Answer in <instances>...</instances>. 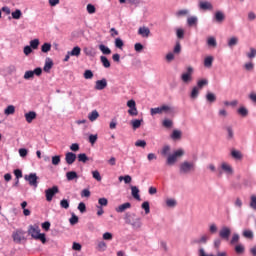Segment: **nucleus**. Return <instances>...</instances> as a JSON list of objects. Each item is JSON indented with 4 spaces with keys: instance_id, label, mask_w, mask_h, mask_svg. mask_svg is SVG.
<instances>
[{
    "instance_id": "bb28decb",
    "label": "nucleus",
    "mask_w": 256,
    "mask_h": 256,
    "mask_svg": "<svg viewBox=\"0 0 256 256\" xmlns=\"http://www.w3.org/2000/svg\"><path fill=\"white\" fill-rule=\"evenodd\" d=\"M67 181H74V179H79V175H77V172L70 171L66 173Z\"/></svg>"
},
{
    "instance_id": "f8f14e48",
    "label": "nucleus",
    "mask_w": 256,
    "mask_h": 256,
    "mask_svg": "<svg viewBox=\"0 0 256 256\" xmlns=\"http://www.w3.org/2000/svg\"><path fill=\"white\" fill-rule=\"evenodd\" d=\"M219 237H221V239H229V237H231V228L227 226L222 227L219 232Z\"/></svg>"
},
{
    "instance_id": "4d7b16f0",
    "label": "nucleus",
    "mask_w": 256,
    "mask_h": 256,
    "mask_svg": "<svg viewBox=\"0 0 256 256\" xmlns=\"http://www.w3.org/2000/svg\"><path fill=\"white\" fill-rule=\"evenodd\" d=\"M135 146L142 147L143 149H145V147H147V142L145 140H137L135 142Z\"/></svg>"
},
{
    "instance_id": "393cba45",
    "label": "nucleus",
    "mask_w": 256,
    "mask_h": 256,
    "mask_svg": "<svg viewBox=\"0 0 256 256\" xmlns=\"http://www.w3.org/2000/svg\"><path fill=\"white\" fill-rule=\"evenodd\" d=\"M221 169L224 171V173H227L228 175H233V167L227 163H222Z\"/></svg>"
},
{
    "instance_id": "0eeeda50",
    "label": "nucleus",
    "mask_w": 256,
    "mask_h": 256,
    "mask_svg": "<svg viewBox=\"0 0 256 256\" xmlns=\"http://www.w3.org/2000/svg\"><path fill=\"white\" fill-rule=\"evenodd\" d=\"M59 193V187L58 186H53L52 188H48L45 190V195H46V201L51 202L53 201V197Z\"/></svg>"
},
{
    "instance_id": "4c0bfd02",
    "label": "nucleus",
    "mask_w": 256,
    "mask_h": 256,
    "mask_svg": "<svg viewBox=\"0 0 256 256\" xmlns=\"http://www.w3.org/2000/svg\"><path fill=\"white\" fill-rule=\"evenodd\" d=\"M213 56H207L205 59H204V67H212L213 66Z\"/></svg>"
},
{
    "instance_id": "39448f33",
    "label": "nucleus",
    "mask_w": 256,
    "mask_h": 256,
    "mask_svg": "<svg viewBox=\"0 0 256 256\" xmlns=\"http://www.w3.org/2000/svg\"><path fill=\"white\" fill-rule=\"evenodd\" d=\"M25 181H28L30 187H35L37 188L39 185V177L37 176L36 173H30L28 175L24 176Z\"/></svg>"
},
{
    "instance_id": "a19ab883",
    "label": "nucleus",
    "mask_w": 256,
    "mask_h": 256,
    "mask_svg": "<svg viewBox=\"0 0 256 256\" xmlns=\"http://www.w3.org/2000/svg\"><path fill=\"white\" fill-rule=\"evenodd\" d=\"M141 123H143V120L135 119L131 121L132 128L134 130L139 129L141 127Z\"/></svg>"
},
{
    "instance_id": "412c9836",
    "label": "nucleus",
    "mask_w": 256,
    "mask_h": 256,
    "mask_svg": "<svg viewBox=\"0 0 256 256\" xmlns=\"http://www.w3.org/2000/svg\"><path fill=\"white\" fill-rule=\"evenodd\" d=\"M127 223H130V225L133 227V229H141V226L143 225L141 223V218H135L132 222L127 221Z\"/></svg>"
},
{
    "instance_id": "b1692460",
    "label": "nucleus",
    "mask_w": 256,
    "mask_h": 256,
    "mask_svg": "<svg viewBox=\"0 0 256 256\" xmlns=\"http://www.w3.org/2000/svg\"><path fill=\"white\" fill-rule=\"evenodd\" d=\"M132 197L136 199V201H141V196L139 195V188L137 186H131Z\"/></svg>"
},
{
    "instance_id": "bf43d9fd",
    "label": "nucleus",
    "mask_w": 256,
    "mask_h": 256,
    "mask_svg": "<svg viewBox=\"0 0 256 256\" xmlns=\"http://www.w3.org/2000/svg\"><path fill=\"white\" fill-rule=\"evenodd\" d=\"M86 9L90 15H93V13H95V11H97V9L95 8V6L93 4H88Z\"/></svg>"
},
{
    "instance_id": "1a4fd4ad",
    "label": "nucleus",
    "mask_w": 256,
    "mask_h": 256,
    "mask_svg": "<svg viewBox=\"0 0 256 256\" xmlns=\"http://www.w3.org/2000/svg\"><path fill=\"white\" fill-rule=\"evenodd\" d=\"M183 83H191L193 81V67L189 66L187 71L181 75Z\"/></svg>"
},
{
    "instance_id": "f03ea898",
    "label": "nucleus",
    "mask_w": 256,
    "mask_h": 256,
    "mask_svg": "<svg viewBox=\"0 0 256 256\" xmlns=\"http://www.w3.org/2000/svg\"><path fill=\"white\" fill-rule=\"evenodd\" d=\"M197 168L195 162L193 161H183L179 164V174L180 175H189V173H194Z\"/></svg>"
},
{
    "instance_id": "4468645a",
    "label": "nucleus",
    "mask_w": 256,
    "mask_h": 256,
    "mask_svg": "<svg viewBox=\"0 0 256 256\" xmlns=\"http://www.w3.org/2000/svg\"><path fill=\"white\" fill-rule=\"evenodd\" d=\"M199 9L202 11H211L213 9V4H211L209 1H200Z\"/></svg>"
},
{
    "instance_id": "dca6fc26",
    "label": "nucleus",
    "mask_w": 256,
    "mask_h": 256,
    "mask_svg": "<svg viewBox=\"0 0 256 256\" xmlns=\"http://www.w3.org/2000/svg\"><path fill=\"white\" fill-rule=\"evenodd\" d=\"M181 137H183V132H181V130L174 129L170 134L172 141H180Z\"/></svg>"
},
{
    "instance_id": "603ef678",
    "label": "nucleus",
    "mask_w": 256,
    "mask_h": 256,
    "mask_svg": "<svg viewBox=\"0 0 256 256\" xmlns=\"http://www.w3.org/2000/svg\"><path fill=\"white\" fill-rule=\"evenodd\" d=\"M42 53H49L51 51V43H44L41 47Z\"/></svg>"
},
{
    "instance_id": "79ce46f5",
    "label": "nucleus",
    "mask_w": 256,
    "mask_h": 256,
    "mask_svg": "<svg viewBox=\"0 0 256 256\" xmlns=\"http://www.w3.org/2000/svg\"><path fill=\"white\" fill-rule=\"evenodd\" d=\"M4 113L6 115H15V106L9 105L7 108L4 110Z\"/></svg>"
},
{
    "instance_id": "2f4dec72",
    "label": "nucleus",
    "mask_w": 256,
    "mask_h": 256,
    "mask_svg": "<svg viewBox=\"0 0 256 256\" xmlns=\"http://www.w3.org/2000/svg\"><path fill=\"white\" fill-rule=\"evenodd\" d=\"M99 50L101 53H103V55H111V49L104 44L99 45Z\"/></svg>"
},
{
    "instance_id": "37998d69",
    "label": "nucleus",
    "mask_w": 256,
    "mask_h": 256,
    "mask_svg": "<svg viewBox=\"0 0 256 256\" xmlns=\"http://www.w3.org/2000/svg\"><path fill=\"white\" fill-rule=\"evenodd\" d=\"M243 237H245V239H253L255 237V235L253 234V232L251 230H244L242 233Z\"/></svg>"
},
{
    "instance_id": "9d476101",
    "label": "nucleus",
    "mask_w": 256,
    "mask_h": 256,
    "mask_svg": "<svg viewBox=\"0 0 256 256\" xmlns=\"http://www.w3.org/2000/svg\"><path fill=\"white\" fill-rule=\"evenodd\" d=\"M161 113H165V115H170L171 117H173V115H175V108L173 106L162 104Z\"/></svg>"
},
{
    "instance_id": "5701e85b",
    "label": "nucleus",
    "mask_w": 256,
    "mask_h": 256,
    "mask_svg": "<svg viewBox=\"0 0 256 256\" xmlns=\"http://www.w3.org/2000/svg\"><path fill=\"white\" fill-rule=\"evenodd\" d=\"M126 209H131V203L126 202L124 204H121L120 206H118L115 211L117 213H123Z\"/></svg>"
},
{
    "instance_id": "052dcab7",
    "label": "nucleus",
    "mask_w": 256,
    "mask_h": 256,
    "mask_svg": "<svg viewBox=\"0 0 256 256\" xmlns=\"http://www.w3.org/2000/svg\"><path fill=\"white\" fill-rule=\"evenodd\" d=\"M61 163V156L56 155L52 157V165H59Z\"/></svg>"
},
{
    "instance_id": "13d9d810",
    "label": "nucleus",
    "mask_w": 256,
    "mask_h": 256,
    "mask_svg": "<svg viewBox=\"0 0 256 256\" xmlns=\"http://www.w3.org/2000/svg\"><path fill=\"white\" fill-rule=\"evenodd\" d=\"M98 203L100 207H107V205H109V200H107V198H100Z\"/></svg>"
},
{
    "instance_id": "4be33fe9",
    "label": "nucleus",
    "mask_w": 256,
    "mask_h": 256,
    "mask_svg": "<svg viewBox=\"0 0 256 256\" xmlns=\"http://www.w3.org/2000/svg\"><path fill=\"white\" fill-rule=\"evenodd\" d=\"M214 19L217 23H223V21H225V14L222 11H217L214 15Z\"/></svg>"
},
{
    "instance_id": "6e6552de",
    "label": "nucleus",
    "mask_w": 256,
    "mask_h": 256,
    "mask_svg": "<svg viewBox=\"0 0 256 256\" xmlns=\"http://www.w3.org/2000/svg\"><path fill=\"white\" fill-rule=\"evenodd\" d=\"M127 107H129L128 114L131 115V117H137L139 115V111L137 110V104L135 103V100H129L127 102Z\"/></svg>"
},
{
    "instance_id": "7ed1b4c3",
    "label": "nucleus",
    "mask_w": 256,
    "mask_h": 256,
    "mask_svg": "<svg viewBox=\"0 0 256 256\" xmlns=\"http://www.w3.org/2000/svg\"><path fill=\"white\" fill-rule=\"evenodd\" d=\"M185 155V150L183 148L175 150L172 154H169L166 160V165L173 167L177 163L178 159H181Z\"/></svg>"
},
{
    "instance_id": "c85d7f7f",
    "label": "nucleus",
    "mask_w": 256,
    "mask_h": 256,
    "mask_svg": "<svg viewBox=\"0 0 256 256\" xmlns=\"http://www.w3.org/2000/svg\"><path fill=\"white\" fill-rule=\"evenodd\" d=\"M238 115H241V117H247L249 115V110L245 106H241L237 110Z\"/></svg>"
},
{
    "instance_id": "e2e57ef3",
    "label": "nucleus",
    "mask_w": 256,
    "mask_h": 256,
    "mask_svg": "<svg viewBox=\"0 0 256 256\" xmlns=\"http://www.w3.org/2000/svg\"><path fill=\"white\" fill-rule=\"evenodd\" d=\"M247 57L249 59H255V57H256V49L255 48H250V52L247 54Z\"/></svg>"
},
{
    "instance_id": "774afa93",
    "label": "nucleus",
    "mask_w": 256,
    "mask_h": 256,
    "mask_svg": "<svg viewBox=\"0 0 256 256\" xmlns=\"http://www.w3.org/2000/svg\"><path fill=\"white\" fill-rule=\"evenodd\" d=\"M151 115H159L161 113V107H157V108H151L150 110Z\"/></svg>"
},
{
    "instance_id": "cd10ccee",
    "label": "nucleus",
    "mask_w": 256,
    "mask_h": 256,
    "mask_svg": "<svg viewBox=\"0 0 256 256\" xmlns=\"http://www.w3.org/2000/svg\"><path fill=\"white\" fill-rule=\"evenodd\" d=\"M162 126H164L165 129H173V120L165 118L162 121Z\"/></svg>"
},
{
    "instance_id": "aec40b11",
    "label": "nucleus",
    "mask_w": 256,
    "mask_h": 256,
    "mask_svg": "<svg viewBox=\"0 0 256 256\" xmlns=\"http://www.w3.org/2000/svg\"><path fill=\"white\" fill-rule=\"evenodd\" d=\"M25 119L27 123H33L34 119H37V113H35L34 111H30L25 114Z\"/></svg>"
},
{
    "instance_id": "c9c22d12",
    "label": "nucleus",
    "mask_w": 256,
    "mask_h": 256,
    "mask_svg": "<svg viewBox=\"0 0 256 256\" xmlns=\"http://www.w3.org/2000/svg\"><path fill=\"white\" fill-rule=\"evenodd\" d=\"M166 206L170 209H175L177 207V200L175 199H167L166 200Z\"/></svg>"
},
{
    "instance_id": "5fc2aeb1",
    "label": "nucleus",
    "mask_w": 256,
    "mask_h": 256,
    "mask_svg": "<svg viewBox=\"0 0 256 256\" xmlns=\"http://www.w3.org/2000/svg\"><path fill=\"white\" fill-rule=\"evenodd\" d=\"M123 45L125 44L123 43V40L121 38L115 39V47H117V49H123Z\"/></svg>"
},
{
    "instance_id": "e433bc0d",
    "label": "nucleus",
    "mask_w": 256,
    "mask_h": 256,
    "mask_svg": "<svg viewBox=\"0 0 256 256\" xmlns=\"http://www.w3.org/2000/svg\"><path fill=\"white\" fill-rule=\"evenodd\" d=\"M197 97H199V87L194 86V87L192 88L191 93H190V98H192V99H197Z\"/></svg>"
},
{
    "instance_id": "a878e982",
    "label": "nucleus",
    "mask_w": 256,
    "mask_h": 256,
    "mask_svg": "<svg viewBox=\"0 0 256 256\" xmlns=\"http://www.w3.org/2000/svg\"><path fill=\"white\" fill-rule=\"evenodd\" d=\"M88 119L93 123V121H97L99 119V112L97 110H93L88 114Z\"/></svg>"
},
{
    "instance_id": "f704fd0d",
    "label": "nucleus",
    "mask_w": 256,
    "mask_h": 256,
    "mask_svg": "<svg viewBox=\"0 0 256 256\" xmlns=\"http://www.w3.org/2000/svg\"><path fill=\"white\" fill-rule=\"evenodd\" d=\"M234 250L237 255H243V253H245V246H243V244H238L235 246Z\"/></svg>"
},
{
    "instance_id": "69168bd1",
    "label": "nucleus",
    "mask_w": 256,
    "mask_h": 256,
    "mask_svg": "<svg viewBox=\"0 0 256 256\" xmlns=\"http://www.w3.org/2000/svg\"><path fill=\"white\" fill-rule=\"evenodd\" d=\"M60 207H62V209H67L69 207V201L67 199L61 200Z\"/></svg>"
},
{
    "instance_id": "58836bf2",
    "label": "nucleus",
    "mask_w": 256,
    "mask_h": 256,
    "mask_svg": "<svg viewBox=\"0 0 256 256\" xmlns=\"http://www.w3.org/2000/svg\"><path fill=\"white\" fill-rule=\"evenodd\" d=\"M174 55H179L181 53V42L179 40L176 41L175 46L173 48Z\"/></svg>"
},
{
    "instance_id": "680f3d73",
    "label": "nucleus",
    "mask_w": 256,
    "mask_h": 256,
    "mask_svg": "<svg viewBox=\"0 0 256 256\" xmlns=\"http://www.w3.org/2000/svg\"><path fill=\"white\" fill-rule=\"evenodd\" d=\"M84 53L85 55H87L88 57H93V55L95 54L93 52V48H88V47H85L84 48Z\"/></svg>"
},
{
    "instance_id": "338daca9",
    "label": "nucleus",
    "mask_w": 256,
    "mask_h": 256,
    "mask_svg": "<svg viewBox=\"0 0 256 256\" xmlns=\"http://www.w3.org/2000/svg\"><path fill=\"white\" fill-rule=\"evenodd\" d=\"M84 79H93V71L91 70H86L84 72Z\"/></svg>"
},
{
    "instance_id": "6e6d98bb",
    "label": "nucleus",
    "mask_w": 256,
    "mask_h": 256,
    "mask_svg": "<svg viewBox=\"0 0 256 256\" xmlns=\"http://www.w3.org/2000/svg\"><path fill=\"white\" fill-rule=\"evenodd\" d=\"M30 47L32 49H39V39H34L30 41Z\"/></svg>"
},
{
    "instance_id": "f3484780",
    "label": "nucleus",
    "mask_w": 256,
    "mask_h": 256,
    "mask_svg": "<svg viewBox=\"0 0 256 256\" xmlns=\"http://www.w3.org/2000/svg\"><path fill=\"white\" fill-rule=\"evenodd\" d=\"M232 159H235L236 161H242L243 160V153L241 151L232 149L230 153Z\"/></svg>"
},
{
    "instance_id": "7c9ffc66",
    "label": "nucleus",
    "mask_w": 256,
    "mask_h": 256,
    "mask_svg": "<svg viewBox=\"0 0 256 256\" xmlns=\"http://www.w3.org/2000/svg\"><path fill=\"white\" fill-rule=\"evenodd\" d=\"M53 69V61L51 59L46 60L43 70L49 73Z\"/></svg>"
},
{
    "instance_id": "423d86ee",
    "label": "nucleus",
    "mask_w": 256,
    "mask_h": 256,
    "mask_svg": "<svg viewBox=\"0 0 256 256\" xmlns=\"http://www.w3.org/2000/svg\"><path fill=\"white\" fill-rule=\"evenodd\" d=\"M43 73V69H41V67H38L36 69L33 70H28L24 73V79L29 80V79H33L36 75V77H41Z\"/></svg>"
},
{
    "instance_id": "6ab92c4d",
    "label": "nucleus",
    "mask_w": 256,
    "mask_h": 256,
    "mask_svg": "<svg viewBox=\"0 0 256 256\" xmlns=\"http://www.w3.org/2000/svg\"><path fill=\"white\" fill-rule=\"evenodd\" d=\"M206 101H207V103L212 105V103H215V101H217V96L215 95V93L208 91L206 93Z\"/></svg>"
},
{
    "instance_id": "864d4df0",
    "label": "nucleus",
    "mask_w": 256,
    "mask_h": 256,
    "mask_svg": "<svg viewBox=\"0 0 256 256\" xmlns=\"http://www.w3.org/2000/svg\"><path fill=\"white\" fill-rule=\"evenodd\" d=\"M250 207H251V209L256 211V196L255 195H252L250 197Z\"/></svg>"
},
{
    "instance_id": "3c124183",
    "label": "nucleus",
    "mask_w": 256,
    "mask_h": 256,
    "mask_svg": "<svg viewBox=\"0 0 256 256\" xmlns=\"http://www.w3.org/2000/svg\"><path fill=\"white\" fill-rule=\"evenodd\" d=\"M142 209H144L146 215H149V213H151V207L149 206V202H143Z\"/></svg>"
},
{
    "instance_id": "0e129e2a",
    "label": "nucleus",
    "mask_w": 256,
    "mask_h": 256,
    "mask_svg": "<svg viewBox=\"0 0 256 256\" xmlns=\"http://www.w3.org/2000/svg\"><path fill=\"white\" fill-rule=\"evenodd\" d=\"M92 177L93 179H96V181H101V173L97 170L92 172Z\"/></svg>"
},
{
    "instance_id": "2eb2a0df",
    "label": "nucleus",
    "mask_w": 256,
    "mask_h": 256,
    "mask_svg": "<svg viewBox=\"0 0 256 256\" xmlns=\"http://www.w3.org/2000/svg\"><path fill=\"white\" fill-rule=\"evenodd\" d=\"M107 87V79L103 78L101 80L96 81L95 89L96 91H103Z\"/></svg>"
},
{
    "instance_id": "72a5a7b5",
    "label": "nucleus",
    "mask_w": 256,
    "mask_h": 256,
    "mask_svg": "<svg viewBox=\"0 0 256 256\" xmlns=\"http://www.w3.org/2000/svg\"><path fill=\"white\" fill-rule=\"evenodd\" d=\"M207 235H203L201 236L200 239H196L192 241V244H197V245H201V243H203L204 245L207 243Z\"/></svg>"
},
{
    "instance_id": "09e8293b",
    "label": "nucleus",
    "mask_w": 256,
    "mask_h": 256,
    "mask_svg": "<svg viewBox=\"0 0 256 256\" xmlns=\"http://www.w3.org/2000/svg\"><path fill=\"white\" fill-rule=\"evenodd\" d=\"M208 47H217V39L215 37H210L207 40Z\"/></svg>"
},
{
    "instance_id": "20e7f679",
    "label": "nucleus",
    "mask_w": 256,
    "mask_h": 256,
    "mask_svg": "<svg viewBox=\"0 0 256 256\" xmlns=\"http://www.w3.org/2000/svg\"><path fill=\"white\" fill-rule=\"evenodd\" d=\"M12 239L14 241V243H17L18 245H20V243L22 241H25V231H23V229H17L12 233Z\"/></svg>"
},
{
    "instance_id": "49530a36",
    "label": "nucleus",
    "mask_w": 256,
    "mask_h": 256,
    "mask_svg": "<svg viewBox=\"0 0 256 256\" xmlns=\"http://www.w3.org/2000/svg\"><path fill=\"white\" fill-rule=\"evenodd\" d=\"M205 85H209V80L201 79V80H198L196 87H198L199 89H203V87H205Z\"/></svg>"
},
{
    "instance_id": "c756f323",
    "label": "nucleus",
    "mask_w": 256,
    "mask_h": 256,
    "mask_svg": "<svg viewBox=\"0 0 256 256\" xmlns=\"http://www.w3.org/2000/svg\"><path fill=\"white\" fill-rule=\"evenodd\" d=\"M71 57H79L81 55V48L79 46H75L72 51L69 52Z\"/></svg>"
},
{
    "instance_id": "ea45409f",
    "label": "nucleus",
    "mask_w": 256,
    "mask_h": 256,
    "mask_svg": "<svg viewBox=\"0 0 256 256\" xmlns=\"http://www.w3.org/2000/svg\"><path fill=\"white\" fill-rule=\"evenodd\" d=\"M176 37L177 39H185V30L183 28H177Z\"/></svg>"
},
{
    "instance_id": "9b49d317",
    "label": "nucleus",
    "mask_w": 256,
    "mask_h": 256,
    "mask_svg": "<svg viewBox=\"0 0 256 256\" xmlns=\"http://www.w3.org/2000/svg\"><path fill=\"white\" fill-rule=\"evenodd\" d=\"M138 35L143 37V39H147L149 38V35H151V30L147 26H142L138 29Z\"/></svg>"
},
{
    "instance_id": "a211bd4d",
    "label": "nucleus",
    "mask_w": 256,
    "mask_h": 256,
    "mask_svg": "<svg viewBox=\"0 0 256 256\" xmlns=\"http://www.w3.org/2000/svg\"><path fill=\"white\" fill-rule=\"evenodd\" d=\"M198 23H199V18H197V16H191L187 18L188 27H197Z\"/></svg>"
},
{
    "instance_id": "f257e3e1",
    "label": "nucleus",
    "mask_w": 256,
    "mask_h": 256,
    "mask_svg": "<svg viewBox=\"0 0 256 256\" xmlns=\"http://www.w3.org/2000/svg\"><path fill=\"white\" fill-rule=\"evenodd\" d=\"M28 235L35 239L36 241H41L43 245L47 243V237L45 234H41V228L37 225H30L28 228Z\"/></svg>"
},
{
    "instance_id": "473e14b6",
    "label": "nucleus",
    "mask_w": 256,
    "mask_h": 256,
    "mask_svg": "<svg viewBox=\"0 0 256 256\" xmlns=\"http://www.w3.org/2000/svg\"><path fill=\"white\" fill-rule=\"evenodd\" d=\"M100 61L105 69H109V67H111V62L109 61V59H107L106 56H101Z\"/></svg>"
},
{
    "instance_id": "a18cd8bd",
    "label": "nucleus",
    "mask_w": 256,
    "mask_h": 256,
    "mask_svg": "<svg viewBox=\"0 0 256 256\" xmlns=\"http://www.w3.org/2000/svg\"><path fill=\"white\" fill-rule=\"evenodd\" d=\"M237 43H239V38L233 36L232 38H230L228 40V46L229 47H235V45H237Z\"/></svg>"
},
{
    "instance_id": "ddd939ff",
    "label": "nucleus",
    "mask_w": 256,
    "mask_h": 256,
    "mask_svg": "<svg viewBox=\"0 0 256 256\" xmlns=\"http://www.w3.org/2000/svg\"><path fill=\"white\" fill-rule=\"evenodd\" d=\"M77 160V155L73 152H67L65 154V161L67 165H73L75 161Z\"/></svg>"
},
{
    "instance_id": "de8ad7c7",
    "label": "nucleus",
    "mask_w": 256,
    "mask_h": 256,
    "mask_svg": "<svg viewBox=\"0 0 256 256\" xmlns=\"http://www.w3.org/2000/svg\"><path fill=\"white\" fill-rule=\"evenodd\" d=\"M78 161L80 163H87V161H89V157H87V154L85 153L78 154Z\"/></svg>"
},
{
    "instance_id": "8fccbe9b",
    "label": "nucleus",
    "mask_w": 256,
    "mask_h": 256,
    "mask_svg": "<svg viewBox=\"0 0 256 256\" xmlns=\"http://www.w3.org/2000/svg\"><path fill=\"white\" fill-rule=\"evenodd\" d=\"M226 131H227V133H228V135H227V139L228 140H231V139H233V137H234V132H233V127L232 126H227L226 127Z\"/></svg>"
},
{
    "instance_id": "c03bdc74",
    "label": "nucleus",
    "mask_w": 256,
    "mask_h": 256,
    "mask_svg": "<svg viewBox=\"0 0 256 256\" xmlns=\"http://www.w3.org/2000/svg\"><path fill=\"white\" fill-rule=\"evenodd\" d=\"M23 16V12H21L20 9H16L14 12H12V19H21Z\"/></svg>"
}]
</instances>
